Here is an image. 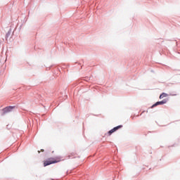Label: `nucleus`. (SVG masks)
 <instances>
[{
  "instance_id": "0eeeda50",
  "label": "nucleus",
  "mask_w": 180,
  "mask_h": 180,
  "mask_svg": "<svg viewBox=\"0 0 180 180\" xmlns=\"http://www.w3.org/2000/svg\"><path fill=\"white\" fill-rule=\"evenodd\" d=\"M39 153H40V151H38Z\"/></svg>"
},
{
  "instance_id": "20e7f679",
  "label": "nucleus",
  "mask_w": 180,
  "mask_h": 180,
  "mask_svg": "<svg viewBox=\"0 0 180 180\" xmlns=\"http://www.w3.org/2000/svg\"><path fill=\"white\" fill-rule=\"evenodd\" d=\"M12 109H13V107L12 106L6 107L3 109L4 115H5V113H9V112H12Z\"/></svg>"
},
{
  "instance_id": "7ed1b4c3",
  "label": "nucleus",
  "mask_w": 180,
  "mask_h": 180,
  "mask_svg": "<svg viewBox=\"0 0 180 180\" xmlns=\"http://www.w3.org/2000/svg\"><path fill=\"white\" fill-rule=\"evenodd\" d=\"M165 103H167L166 99H164L162 101H158L151 106V108L153 109V108H155V106H158V105H165Z\"/></svg>"
},
{
  "instance_id": "39448f33",
  "label": "nucleus",
  "mask_w": 180,
  "mask_h": 180,
  "mask_svg": "<svg viewBox=\"0 0 180 180\" xmlns=\"http://www.w3.org/2000/svg\"><path fill=\"white\" fill-rule=\"evenodd\" d=\"M167 96H168V94L162 93V94H160L159 98L160 99H164V98H167Z\"/></svg>"
},
{
  "instance_id": "f03ea898",
  "label": "nucleus",
  "mask_w": 180,
  "mask_h": 180,
  "mask_svg": "<svg viewBox=\"0 0 180 180\" xmlns=\"http://www.w3.org/2000/svg\"><path fill=\"white\" fill-rule=\"evenodd\" d=\"M122 127H123V125H119V126L114 127L112 129H111L108 131V136H112V134H113V133H115V131H117V130H119V129H122Z\"/></svg>"
},
{
  "instance_id": "423d86ee",
  "label": "nucleus",
  "mask_w": 180,
  "mask_h": 180,
  "mask_svg": "<svg viewBox=\"0 0 180 180\" xmlns=\"http://www.w3.org/2000/svg\"><path fill=\"white\" fill-rule=\"evenodd\" d=\"M41 151H42V152H43V151H44V150L41 149Z\"/></svg>"
},
{
  "instance_id": "f257e3e1",
  "label": "nucleus",
  "mask_w": 180,
  "mask_h": 180,
  "mask_svg": "<svg viewBox=\"0 0 180 180\" xmlns=\"http://www.w3.org/2000/svg\"><path fill=\"white\" fill-rule=\"evenodd\" d=\"M56 162H60V158L55 159L53 158H50L44 162V166L47 167V165H51V164H56Z\"/></svg>"
}]
</instances>
